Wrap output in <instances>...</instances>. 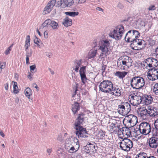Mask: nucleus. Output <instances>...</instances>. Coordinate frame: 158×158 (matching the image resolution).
<instances>
[{
	"label": "nucleus",
	"mask_w": 158,
	"mask_h": 158,
	"mask_svg": "<svg viewBox=\"0 0 158 158\" xmlns=\"http://www.w3.org/2000/svg\"><path fill=\"white\" fill-rule=\"evenodd\" d=\"M85 115V114L83 113L79 114L74 123V128L76 130V134L79 138H85L87 137L86 135L88 133L85 128L81 126L84 122Z\"/></svg>",
	"instance_id": "obj_1"
},
{
	"label": "nucleus",
	"mask_w": 158,
	"mask_h": 158,
	"mask_svg": "<svg viewBox=\"0 0 158 158\" xmlns=\"http://www.w3.org/2000/svg\"><path fill=\"white\" fill-rule=\"evenodd\" d=\"M110 44L109 40L107 39L102 40L99 41L98 49L102 52L99 56V58H105L110 53L109 50Z\"/></svg>",
	"instance_id": "obj_2"
},
{
	"label": "nucleus",
	"mask_w": 158,
	"mask_h": 158,
	"mask_svg": "<svg viewBox=\"0 0 158 158\" xmlns=\"http://www.w3.org/2000/svg\"><path fill=\"white\" fill-rule=\"evenodd\" d=\"M132 60L129 57L124 56H121L117 61L118 67L122 70L127 69L131 66Z\"/></svg>",
	"instance_id": "obj_3"
},
{
	"label": "nucleus",
	"mask_w": 158,
	"mask_h": 158,
	"mask_svg": "<svg viewBox=\"0 0 158 158\" xmlns=\"http://www.w3.org/2000/svg\"><path fill=\"white\" fill-rule=\"evenodd\" d=\"M124 31V27L121 25H119L110 31L109 36L116 40H119L121 39Z\"/></svg>",
	"instance_id": "obj_4"
},
{
	"label": "nucleus",
	"mask_w": 158,
	"mask_h": 158,
	"mask_svg": "<svg viewBox=\"0 0 158 158\" xmlns=\"http://www.w3.org/2000/svg\"><path fill=\"white\" fill-rule=\"evenodd\" d=\"M131 85L133 89H139L145 85L144 79L140 77H135L132 78L130 81Z\"/></svg>",
	"instance_id": "obj_5"
},
{
	"label": "nucleus",
	"mask_w": 158,
	"mask_h": 158,
	"mask_svg": "<svg viewBox=\"0 0 158 158\" xmlns=\"http://www.w3.org/2000/svg\"><path fill=\"white\" fill-rule=\"evenodd\" d=\"M139 130L140 133L144 135H149L151 132L152 134L155 133L154 128H152L151 124L147 122L141 123L139 126Z\"/></svg>",
	"instance_id": "obj_6"
},
{
	"label": "nucleus",
	"mask_w": 158,
	"mask_h": 158,
	"mask_svg": "<svg viewBox=\"0 0 158 158\" xmlns=\"http://www.w3.org/2000/svg\"><path fill=\"white\" fill-rule=\"evenodd\" d=\"M112 82L108 80H103L99 85L100 90L106 93H109L113 89Z\"/></svg>",
	"instance_id": "obj_7"
},
{
	"label": "nucleus",
	"mask_w": 158,
	"mask_h": 158,
	"mask_svg": "<svg viewBox=\"0 0 158 158\" xmlns=\"http://www.w3.org/2000/svg\"><path fill=\"white\" fill-rule=\"evenodd\" d=\"M120 149L125 151H129L133 146L132 142L129 139L125 138L123 139L119 143Z\"/></svg>",
	"instance_id": "obj_8"
},
{
	"label": "nucleus",
	"mask_w": 158,
	"mask_h": 158,
	"mask_svg": "<svg viewBox=\"0 0 158 158\" xmlns=\"http://www.w3.org/2000/svg\"><path fill=\"white\" fill-rule=\"evenodd\" d=\"M131 109V105L127 102H122L118 106V112L120 114H128Z\"/></svg>",
	"instance_id": "obj_9"
},
{
	"label": "nucleus",
	"mask_w": 158,
	"mask_h": 158,
	"mask_svg": "<svg viewBox=\"0 0 158 158\" xmlns=\"http://www.w3.org/2000/svg\"><path fill=\"white\" fill-rule=\"evenodd\" d=\"M140 36V33L138 31L132 30L128 31L126 35L125 39L128 42H131L135 38Z\"/></svg>",
	"instance_id": "obj_10"
},
{
	"label": "nucleus",
	"mask_w": 158,
	"mask_h": 158,
	"mask_svg": "<svg viewBox=\"0 0 158 158\" xmlns=\"http://www.w3.org/2000/svg\"><path fill=\"white\" fill-rule=\"evenodd\" d=\"M148 70V71L147 74L148 79L152 81L158 79V69L153 68L150 69Z\"/></svg>",
	"instance_id": "obj_11"
},
{
	"label": "nucleus",
	"mask_w": 158,
	"mask_h": 158,
	"mask_svg": "<svg viewBox=\"0 0 158 158\" xmlns=\"http://www.w3.org/2000/svg\"><path fill=\"white\" fill-rule=\"evenodd\" d=\"M137 118L133 114H129L125 116L124 121L128 124L129 127H131L135 126L137 122Z\"/></svg>",
	"instance_id": "obj_12"
},
{
	"label": "nucleus",
	"mask_w": 158,
	"mask_h": 158,
	"mask_svg": "<svg viewBox=\"0 0 158 158\" xmlns=\"http://www.w3.org/2000/svg\"><path fill=\"white\" fill-rule=\"evenodd\" d=\"M143 65L145 68L148 67L152 68H155V67H156L158 65V61L155 58L149 57L143 62Z\"/></svg>",
	"instance_id": "obj_13"
},
{
	"label": "nucleus",
	"mask_w": 158,
	"mask_h": 158,
	"mask_svg": "<svg viewBox=\"0 0 158 158\" xmlns=\"http://www.w3.org/2000/svg\"><path fill=\"white\" fill-rule=\"evenodd\" d=\"M97 148V147L94 144L89 143L85 146L84 149V151L86 153L92 156L96 152V148Z\"/></svg>",
	"instance_id": "obj_14"
},
{
	"label": "nucleus",
	"mask_w": 158,
	"mask_h": 158,
	"mask_svg": "<svg viewBox=\"0 0 158 158\" xmlns=\"http://www.w3.org/2000/svg\"><path fill=\"white\" fill-rule=\"evenodd\" d=\"M131 43V45L132 48L136 50H139L137 49V45L142 46L143 48L146 44V42L143 40L137 39V38H135Z\"/></svg>",
	"instance_id": "obj_15"
},
{
	"label": "nucleus",
	"mask_w": 158,
	"mask_h": 158,
	"mask_svg": "<svg viewBox=\"0 0 158 158\" xmlns=\"http://www.w3.org/2000/svg\"><path fill=\"white\" fill-rule=\"evenodd\" d=\"M56 3V0H51L47 4L46 6L44 8L43 12V14L45 15L49 13L52 10Z\"/></svg>",
	"instance_id": "obj_16"
},
{
	"label": "nucleus",
	"mask_w": 158,
	"mask_h": 158,
	"mask_svg": "<svg viewBox=\"0 0 158 158\" xmlns=\"http://www.w3.org/2000/svg\"><path fill=\"white\" fill-rule=\"evenodd\" d=\"M86 68V67L85 66H83L80 67L79 70L81 82L83 84H85L87 80L85 74Z\"/></svg>",
	"instance_id": "obj_17"
},
{
	"label": "nucleus",
	"mask_w": 158,
	"mask_h": 158,
	"mask_svg": "<svg viewBox=\"0 0 158 158\" xmlns=\"http://www.w3.org/2000/svg\"><path fill=\"white\" fill-rule=\"evenodd\" d=\"M142 103L145 105H148L152 103L153 98L151 95L144 94L141 96Z\"/></svg>",
	"instance_id": "obj_18"
},
{
	"label": "nucleus",
	"mask_w": 158,
	"mask_h": 158,
	"mask_svg": "<svg viewBox=\"0 0 158 158\" xmlns=\"http://www.w3.org/2000/svg\"><path fill=\"white\" fill-rule=\"evenodd\" d=\"M130 102L131 104L134 106H137L141 103H142L141 96H131Z\"/></svg>",
	"instance_id": "obj_19"
},
{
	"label": "nucleus",
	"mask_w": 158,
	"mask_h": 158,
	"mask_svg": "<svg viewBox=\"0 0 158 158\" xmlns=\"http://www.w3.org/2000/svg\"><path fill=\"white\" fill-rule=\"evenodd\" d=\"M156 133L153 134V137L149 139V144L151 148H156L158 146V139L155 137L156 135Z\"/></svg>",
	"instance_id": "obj_20"
},
{
	"label": "nucleus",
	"mask_w": 158,
	"mask_h": 158,
	"mask_svg": "<svg viewBox=\"0 0 158 158\" xmlns=\"http://www.w3.org/2000/svg\"><path fill=\"white\" fill-rule=\"evenodd\" d=\"M122 88L120 86L118 85L113 86V89L112 91L110 92V94L115 96H120L121 95L122 92Z\"/></svg>",
	"instance_id": "obj_21"
},
{
	"label": "nucleus",
	"mask_w": 158,
	"mask_h": 158,
	"mask_svg": "<svg viewBox=\"0 0 158 158\" xmlns=\"http://www.w3.org/2000/svg\"><path fill=\"white\" fill-rule=\"evenodd\" d=\"M148 115L150 116L155 117L158 115V109L152 106H149L148 108Z\"/></svg>",
	"instance_id": "obj_22"
},
{
	"label": "nucleus",
	"mask_w": 158,
	"mask_h": 158,
	"mask_svg": "<svg viewBox=\"0 0 158 158\" xmlns=\"http://www.w3.org/2000/svg\"><path fill=\"white\" fill-rule=\"evenodd\" d=\"M82 59L75 60L74 61V65L73 67V70L77 73L79 72V68L81 64Z\"/></svg>",
	"instance_id": "obj_23"
},
{
	"label": "nucleus",
	"mask_w": 158,
	"mask_h": 158,
	"mask_svg": "<svg viewBox=\"0 0 158 158\" xmlns=\"http://www.w3.org/2000/svg\"><path fill=\"white\" fill-rule=\"evenodd\" d=\"M126 22V24H128L129 23L130 26H132L133 27H136V26L137 25V23L139 21V20L133 19L130 17L128 18L127 20H124Z\"/></svg>",
	"instance_id": "obj_24"
},
{
	"label": "nucleus",
	"mask_w": 158,
	"mask_h": 158,
	"mask_svg": "<svg viewBox=\"0 0 158 158\" xmlns=\"http://www.w3.org/2000/svg\"><path fill=\"white\" fill-rule=\"evenodd\" d=\"M80 107L81 106L79 103L74 102L71 106L72 110L73 113L74 114L77 113L78 111L80 110Z\"/></svg>",
	"instance_id": "obj_25"
},
{
	"label": "nucleus",
	"mask_w": 158,
	"mask_h": 158,
	"mask_svg": "<svg viewBox=\"0 0 158 158\" xmlns=\"http://www.w3.org/2000/svg\"><path fill=\"white\" fill-rule=\"evenodd\" d=\"M140 116L143 119H146L148 115V110L145 108H143L140 109Z\"/></svg>",
	"instance_id": "obj_26"
},
{
	"label": "nucleus",
	"mask_w": 158,
	"mask_h": 158,
	"mask_svg": "<svg viewBox=\"0 0 158 158\" xmlns=\"http://www.w3.org/2000/svg\"><path fill=\"white\" fill-rule=\"evenodd\" d=\"M64 22L63 23L64 26L66 27H68L72 25V20L71 19L69 18V17H66L64 19Z\"/></svg>",
	"instance_id": "obj_27"
},
{
	"label": "nucleus",
	"mask_w": 158,
	"mask_h": 158,
	"mask_svg": "<svg viewBox=\"0 0 158 158\" xmlns=\"http://www.w3.org/2000/svg\"><path fill=\"white\" fill-rule=\"evenodd\" d=\"M97 52V50H91L89 53L88 57V59L94 58L96 56Z\"/></svg>",
	"instance_id": "obj_28"
},
{
	"label": "nucleus",
	"mask_w": 158,
	"mask_h": 158,
	"mask_svg": "<svg viewBox=\"0 0 158 158\" xmlns=\"http://www.w3.org/2000/svg\"><path fill=\"white\" fill-rule=\"evenodd\" d=\"M127 72H117L115 73V75L119 78L123 79L127 75Z\"/></svg>",
	"instance_id": "obj_29"
},
{
	"label": "nucleus",
	"mask_w": 158,
	"mask_h": 158,
	"mask_svg": "<svg viewBox=\"0 0 158 158\" xmlns=\"http://www.w3.org/2000/svg\"><path fill=\"white\" fill-rule=\"evenodd\" d=\"M64 4V7H70L74 3L73 0H63Z\"/></svg>",
	"instance_id": "obj_30"
},
{
	"label": "nucleus",
	"mask_w": 158,
	"mask_h": 158,
	"mask_svg": "<svg viewBox=\"0 0 158 158\" xmlns=\"http://www.w3.org/2000/svg\"><path fill=\"white\" fill-rule=\"evenodd\" d=\"M50 25L54 30H56L58 29V24L54 21L51 20V22L50 23Z\"/></svg>",
	"instance_id": "obj_31"
},
{
	"label": "nucleus",
	"mask_w": 158,
	"mask_h": 158,
	"mask_svg": "<svg viewBox=\"0 0 158 158\" xmlns=\"http://www.w3.org/2000/svg\"><path fill=\"white\" fill-rule=\"evenodd\" d=\"M25 94L26 96L30 98V97L32 94V91L30 88L27 87L25 90Z\"/></svg>",
	"instance_id": "obj_32"
},
{
	"label": "nucleus",
	"mask_w": 158,
	"mask_h": 158,
	"mask_svg": "<svg viewBox=\"0 0 158 158\" xmlns=\"http://www.w3.org/2000/svg\"><path fill=\"white\" fill-rule=\"evenodd\" d=\"M148 156L146 153L142 152L136 155V158H147Z\"/></svg>",
	"instance_id": "obj_33"
},
{
	"label": "nucleus",
	"mask_w": 158,
	"mask_h": 158,
	"mask_svg": "<svg viewBox=\"0 0 158 158\" xmlns=\"http://www.w3.org/2000/svg\"><path fill=\"white\" fill-rule=\"evenodd\" d=\"M65 14L67 15H69L71 16L74 17L77 15L79 13L78 12H66L65 13Z\"/></svg>",
	"instance_id": "obj_34"
},
{
	"label": "nucleus",
	"mask_w": 158,
	"mask_h": 158,
	"mask_svg": "<svg viewBox=\"0 0 158 158\" xmlns=\"http://www.w3.org/2000/svg\"><path fill=\"white\" fill-rule=\"evenodd\" d=\"M34 43L36 44H37L38 47L39 48H40L41 46V45L42 44V43L40 41V39L37 38L36 36L35 38L34 39Z\"/></svg>",
	"instance_id": "obj_35"
},
{
	"label": "nucleus",
	"mask_w": 158,
	"mask_h": 158,
	"mask_svg": "<svg viewBox=\"0 0 158 158\" xmlns=\"http://www.w3.org/2000/svg\"><path fill=\"white\" fill-rule=\"evenodd\" d=\"M18 87L17 86V83L15 81H14L13 89L14 93L15 94H18L19 91L18 90Z\"/></svg>",
	"instance_id": "obj_36"
},
{
	"label": "nucleus",
	"mask_w": 158,
	"mask_h": 158,
	"mask_svg": "<svg viewBox=\"0 0 158 158\" xmlns=\"http://www.w3.org/2000/svg\"><path fill=\"white\" fill-rule=\"evenodd\" d=\"M51 22V20L50 19H48L46 20L42 24V26L43 27L47 26L48 25H50V23Z\"/></svg>",
	"instance_id": "obj_37"
},
{
	"label": "nucleus",
	"mask_w": 158,
	"mask_h": 158,
	"mask_svg": "<svg viewBox=\"0 0 158 158\" xmlns=\"http://www.w3.org/2000/svg\"><path fill=\"white\" fill-rule=\"evenodd\" d=\"M153 91L156 95H158V83H156L154 85Z\"/></svg>",
	"instance_id": "obj_38"
},
{
	"label": "nucleus",
	"mask_w": 158,
	"mask_h": 158,
	"mask_svg": "<svg viewBox=\"0 0 158 158\" xmlns=\"http://www.w3.org/2000/svg\"><path fill=\"white\" fill-rule=\"evenodd\" d=\"M64 3V0L63 1L62 0H58L57 2V6L58 7L61 6L62 7L64 8V5H63Z\"/></svg>",
	"instance_id": "obj_39"
},
{
	"label": "nucleus",
	"mask_w": 158,
	"mask_h": 158,
	"mask_svg": "<svg viewBox=\"0 0 158 158\" xmlns=\"http://www.w3.org/2000/svg\"><path fill=\"white\" fill-rule=\"evenodd\" d=\"M105 132L101 131H99L98 133V137L100 139H102L105 136Z\"/></svg>",
	"instance_id": "obj_40"
},
{
	"label": "nucleus",
	"mask_w": 158,
	"mask_h": 158,
	"mask_svg": "<svg viewBox=\"0 0 158 158\" xmlns=\"http://www.w3.org/2000/svg\"><path fill=\"white\" fill-rule=\"evenodd\" d=\"M77 151L76 149L73 146L71 147L69 150V152L70 153H74Z\"/></svg>",
	"instance_id": "obj_41"
},
{
	"label": "nucleus",
	"mask_w": 158,
	"mask_h": 158,
	"mask_svg": "<svg viewBox=\"0 0 158 158\" xmlns=\"http://www.w3.org/2000/svg\"><path fill=\"white\" fill-rule=\"evenodd\" d=\"M156 8L154 5H151L148 8V9L149 11H152L156 10Z\"/></svg>",
	"instance_id": "obj_42"
},
{
	"label": "nucleus",
	"mask_w": 158,
	"mask_h": 158,
	"mask_svg": "<svg viewBox=\"0 0 158 158\" xmlns=\"http://www.w3.org/2000/svg\"><path fill=\"white\" fill-rule=\"evenodd\" d=\"M154 126L156 129V130H158V118L155 121Z\"/></svg>",
	"instance_id": "obj_43"
},
{
	"label": "nucleus",
	"mask_w": 158,
	"mask_h": 158,
	"mask_svg": "<svg viewBox=\"0 0 158 158\" xmlns=\"http://www.w3.org/2000/svg\"><path fill=\"white\" fill-rule=\"evenodd\" d=\"M57 139L60 142H62L64 140L63 138L62 137V136L61 135H58L57 138Z\"/></svg>",
	"instance_id": "obj_44"
},
{
	"label": "nucleus",
	"mask_w": 158,
	"mask_h": 158,
	"mask_svg": "<svg viewBox=\"0 0 158 158\" xmlns=\"http://www.w3.org/2000/svg\"><path fill=\"white\" fill-rule=\"evenodd\" d=\"M25 43H30V36L29 35H27V36Z\"/></svg>",
	"instance_id": "obj_45"
},
{
	"label": "nucleus",
	"mask_w": 158,
	"mask_h": 158,
	"mask_svg": "<svg viewBox=\"0 0 158 158\" xmlns=\"http://www.w3.org/2000/svg\"><path fill=\"white\" fill-rule=\"evenodd\" d=\"M32 54V51L31 50L30 52H27L26 56L27 57H31Z\"/></svg>",
	"instance_id": "obj_46"
},
{
	"label": "nucleus",
	"mask_w": 158,
	"mask_h": 158,
	"mask_svg": "<svg viewBox=\"0 0 158 158\" xmlns=\"http://www.w3.org/2000/svg\"><path fill=\"white\" fill-rule=\"evenodd\" d=\"M117 7L120 9H122L124 7L123 4L120 2L118 3Z\"/></svg>",
	"instance_id": "obj_47"
},
{
	"label": "nucleus",
	"mask_w": 158,
	"mask_h": 158,
	"mask_svg": "<svg viewBox=\"0 0 158 158\" xmlns=\"http://www.w3.org/2000/svg\"><path fill=\"white\" fill-rule=\"evenodd\" d=\"M11 50V49H10V48H8L5 52V54L6 55L9 54L10 53Z\"/></svg>",
	"instance_id": "obj_48"
},
{
	"label": "nucleus",
	"mask_w": 158,
	"mask_h": 158,
	"mask_svg": "<svg viewBox=\"0 0 158 158\" xmlns=\"http://www.w3.org/2000/svg\"><path fill=\"white\" fill-rule=\"evenodd\" d=\"M36 68V66L35 65L30 66V69L31 71L34 70Z\"/></svg>",
	"instance_id": "obj_49"
},
{
	"label": "nucleus",
	"mask_w": 158,
	"mask_h": 158,
	"mask_svg": "<svg viewBox=\"0 0 158 158\" xmlns=\"http://www.w3.org/2000/svg\"><path fill=\"white\" fill-rule=\"evenodd\" d=\"M48 32L47 31H46L44 32V37L45 38H47L48 37Z\"/></svg>",
	"instance_id": "obj_50"
},
{
	"label": "nucleus",
	"mask_w": 158,
	"mask_h": 158,
	"mask_svg": "<svg viewBox=\"0 0 158 158\" xmlns=\"http://www.w3.org/2000/svg\"><path fill=\"white\" fill-rule=\"evenodd\" d=\"M80 146L79 143H77L73 147L75 148L76 149L77 151L79 149Z\"/></svg>",
	"instance_id": "obj_51"
},
{
	"label": "nucleus",
	"mask_w": 158,
	"mask_h": 158,
	"mask_svg": "<svg viewBox=\"0 0 158 158\" xmlns=\"http://www.w3.org/2000/svg\"><path fill=\"white\" fill-rule=\"evenodd\" d=\"M71 139L70 138H69L66 139L65 141V143L66 144H71Z\"/></svg>",
	"instance_id": "obj_52"
},
{
	"label": "nucleus",
	"mask_w": 158,
	"mask_h": 158,
	"mask_svg": "<svg viewBox=\"0 0 158 158\" xmlns=\"http://www.w3.org/2000/svg\"><path fill=\"white\" fill-rule=\"evenodd\" d=\"M52 152V149L48 148L47 150V152L48 154V155H50Z\"/></svg>",
	"instance_id": "obj_53"
},
{
	"label": "nucleus",
	"mask_w": 158,
	"mask_h": 158,
	"mask_svg": "<svg viewBox=\"0 0 158 158\" xmlns=\"http://www.w3.org/2000/svg\"><path fill=\"white\" fill-rule=\"evenodd\" d=\"M86 1V0H79L77 3L78 4H82Z\"/></svg>",
	"instance_id": "obj_54"
},
{
	"label": "nucleus",
	"mask_w": 158,
	"mask_h": 158,
	"mask_svg": "<svg viewBox=\"0 0 158 158\" xmlns=\"http://www.w3.org/2000/svg\"><path fill=\"white\" fill-rule=\"evenodd\" d=\"M33 87H34L35 88L37 89V91H38L39 90V87L37 86V85L36 84H35V83H33Z\"/></svg>",
	"instance_id": "obj_55"
},
{
	"label": "nucleus",
	"mask_w": 158,
	"mask_h": 158,
	"mask_svg": "<svg viewBox=\"0 0 158 158\" xmlns=\"http://www.w3.org/2000/svg\"><path fill=\"white\" fill-rule=\"evenodd\" d=\"M15 102L17 103V104H18L19 102V98L17 97L15 98Z\"/></svg>",
	"instance_id": "obj_56"
},
{
	"label": "nucleus",
	"mask_w": 158,
	"mask_h": 158,
	"mask_svg": "<svg viewBox=\"0 0 158 158\" xmlns=\"http://www.w3.org/2000/svg\"><path fill=\"white\" fill-rule=\"evenodd\" d=\"M29 57L27 56L26 57V63L27 64H29L30 63Z\"/></svg>",
	"instance_id": "obj_57"
},
{
	"label": "nucleus",
	"mask_w": 158,
	"mask_h": 158,
	"mask_svg": "<svg viewBox=\"0 0 158 158\" xmlns=\"http://www.w3.org/2000/svg\"><path fill=\"white\" fill-rule=\"evenodd\" d=\"M96 10L99 11H103V10L100 7H97L96 8Z\"/></svg>",
	"instance_id": "obj_58"
},
{
	"label": "nucleus",
	"mask_w": 158,
	"mask_h": 158,
	"mask_svg": "<svg viewBox=\"0 0 158 158\" xmlns=\"http://www.w3.org/2000/svg\"><path fill=\"white\" fill-rule=\"evenodd\" d=\"M30 46V43H25V45L24 46V47H29Z\"/></svg>",
	"instance_id": "obj_59"
},
{
	"label": "nucleus",
	"mask_w": 158,
	"mask_h": 158,
	"mask_svg": "<svg viewBox=\"0 0 158 158\" xmlns=\"http://www.w3.org/2000/svg\"><path fill=\"white\" fill-rule=\"evenodd\" d=\"M77 86H76V89L75 90V91L74 92V94L73 95L72 97H75V95L77 93Z\"/></svg>",
	"instance_id": "obj_60"
},
{
	"label": "nucleus",
	"mask_w": 158,
	"mask_h": 158,
	"mask_svg": "<svg viewBox=\"0 0 158 158\" xmlns=\"http://www.w3.org/2000/svg\"><path fill=\"white\" fill-rule=\"evenodd\" d=\"M5 89L6 90H7L8 89V83H6L5 87Z\"/></svg>",
	"instance_id": "obj_61"
},
{
	"label": "nucleus",
	"mask_w": 158,
	"mask_h": 158,
	"mask_svg": "<svg viewBox=\"0 0 158 158\" xmlns=\"http://www.w3.org/2000/svg\"><path fill=\"white\" fill-rule=\"evenodd\" d=\"M48 70H49L50 72L53 75L54 74V72L53 71H52V69L50 68H48Z\"/></svg>",
	"instance_id": "obj_62"
},
{
	"label": "nucleus",
	"mask_w": 158,
	"mask_h": 158,
	"mask_svg": "<svg viewBox=\"0 0 158 158\" xmlns=\"http://www.w3.org/2000/svg\"><path fill=\"white\" fill-rule=\"evenodd\" d=\"M0 135L1 136H2L3 137H4L5 136V135H4L3 132L2 131H1L0 132Z\"/></svg>",
	"instance_id": "obj_63"
},
{
	"label": "nucleus",
	"mask_w": 158,
	"mask_h": 158,
	"mask_svg": "<svg viewBox=\"0 0 158 158\" xmlns=\"http://www.w3.org/2000/svg\"><path fill=\"white\" fill-rule=\"evenodd\" d=\"M155 51L156 53L157 54L156 56V57H157L158 56V47L156 48Z\"/></svg>",
	"instance_id": "obj_64"
}]
</instances>
